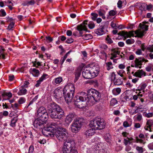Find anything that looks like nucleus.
<instances>
[{"instance_id":"f257e3e1","label":"nucleus","mask_w":153,"mask_h":153,"mask_svg":"<svg viewBox=\"0 0 153 153\" xmlns=\"http://www.w3.org/2000/svg\"><path fill=\"white\" fill-rule=\"evenodd\" d=\"M48 113L52 119H60L64 115V111L61 107L54 102L50 103L47 106Z\"/></svg>"},{"instance_id":"f03ea898","label":"nucleus","mask_w":153,"mask_h":153,"mask_svg":"<svg viewBox=\"0 0 153 153\" xmlns=\"http://www.w3.org/2000/svg\"><path fill=\"white\" fill-rule=\"evenodd\" d=\"M87 93L88 96L85 100L86 104L92 105L100 100V95L97 91L91 88L88 90Z\"/></svg>"},{"instance_id":"7ed1b4c3","label":"nucleus","mask_w":153,"mask_h":153,"mask_svg":"<svg viewBox=\"0 0 153 153\" xmlns=\"http://www.w3.org/2000/svg\"><path fill=\"white\" fill-rule=\"evenodd\" d=\"M74 141L72 140H68L64 143L62 147L63 153H78L75 148Z\"/></svg>"},{"instance_id":"20e7f679","label":"nucleus","mask_w":153,"mask_h":153,"mask_svg":"<svg viewBox=\"0 0 153 153\" xmlns=\"http://www.w3.org/2000/svg\"><path fill=\"white\" fill-rule=\"evenodd\" d=\"M105 123L104 120L100 117H95L90 122V127H92L96 130H101L105 127Z\"/></svg>"},{"instance_id":"39448f33","label":"nucleus","mask_w":153,"mask_h":153,"mask_svg":"<svg viewBox=\"0 0 153 153\" xmlns=\"http://www.w3.org/2000/svg\"><path fill=\"white\" fill-rule=\"evenodd\" d=\"M56 124L55 123H52L49 124L46 128H45L42 130V133L45 136L47 137H54V134L53 132L54 131L55 127Z\"/></svg>"},{"instance_id":"423d86ee","label":"nucleus","mask_w":153,"mask_h":153,"mask_svg":"<svg viewBox=\"0 0 153 153\" xmlns=\"http://www.w3.org/2000/svg\"><path fill=\"white\" fill-rule=\"evenodd\" d=\"M82 119L77 118L75 120L71 125V130L74 133L77 132L80 130L83 123Z\"/></svg>"},{"instance_id":"0eeeda50","label":"nucleus","mask_w":153,"mask_h":153,"mask_svg":"<svg viewBox=\"0 0 153 153\" xmlns=\"http://www.w3.org/2000/svg\"><path fill=\"white\" fill-rule=\"evenodd\" d=\"M68 135V134L66 129L62 128L61 129L56 131L54 134V137H55L59 141L66 140Z\"/></svg>"},{"instance_id":"6e6552de","label":"nucleus","mask_w":153,"mask_h":153,"mask_svg":"<svg viewBox=\"0 0 153 153\" xmlns=\"http://www.w3.org/2000/svg\"><path fill=\"white\" fill-rule=\"evenodd\" d=\"M37 113V117L43 120L47 119L48 117L46 110L43 107H40L38 108Z\"/></svg>"},{"instance_id":"1a4fd4ad","label":"nucleus","mask_w":153,"mask_h":153,"mask_svg":"<svg viewBox=\"0 0 153 153\" xmlns=\"http://www.w3.org/2000/svg\"><path fill=\"white\" fill-rule=\"evenodd\" d=\"M88 67V68L89 69L93 77H94L97 76L99 71V65L94 63H93L90 65L89 67Z\"/></svg>"},{"instance_id":"9d476101","label":"nucleus","mask_w":153,"mask_h":153,"mask_svg":"<svg viewBox=\"0 0 153 153\" xmlns=\"http://www.w3.org/2000/svg\"><path fill=\"white\" fill-rule=\"evenodd\" d=\"M148 26H149L148 25H146L140 23L139 25V27L140 28L143 30V31H141L140 30H138L135 31V34L139 37L143 36L144 35V34L145 31L148 30Z\"/></svg>"},{"instance_id":"9b49d317","label":"nucleus","mask_w":153,"mask_h":153,"mask_svg":"<svg viewBox=\"0 0 153 153\" xmlns=\"http://www.w3.org/2000/svg\"><path fill=\"white\" fill-rule=\"evenodd\" d=\"M75 89L74 85L71 83H68L63 88V93H70L74 94Z\"/></svg>"},{"instance_id":"f8f14e48","label":"nucleus","mask_w":153,"mask_h":153,"mask_svg":"<svg viewBox=\"0 0 153 153\" xmlns=\"http://www.w3.org/2000/svg\"><path fill=\"white\" fill-rule=\"evenodd\" d=\"M88 20H85L83 22L82 24L77 26V30L79 31V33L81 36H82L83 33L82 30H84L86 31L87 30V28L86 26L87 25Z\"/></svg>"},{"instance_id":"ddd939ff","label":"nucleus","mask_w":153,"mask_h":153,"mask_svg":"<svg viewBox=\"0 0 153 153\" xmlns=\"http://www.w3.org/2000/svg\"><path fill=\"white\" fill-rule=\"evenodd\" d=\"M82 74L83 77L85 79H90L93 78L88 67H85L84 68Z\"/></svg>"},{"instance_id":"4468645a","label":"nucleus","mask_w":153,"mask_h":153,"mask_svg":"<svg viewBox=\"0 0 153 153\" xmlns=\"http://www.w3.org/2000/svg\"><path fill=\"white\" fill-rule=\"evenodd\" d=\"M74 104L75 105L79 108H82L85 107L86 103L85 100H81L78 98H74Z\"/></svg>"},{"instance_id":"2eb2a0df","label":"nucleus","mask_w":153,"mask_h":153,"mask_svg":"<svg viewBox=\"0 0 153 153\" xmlns=\"http://www.w3.org/2000/svg\"><path fill=\"white\" fill-rule=\"evenodd\" d=\"M45 123L42 120L37 119L34 121L33 125L34 127L39 128H42L44 127Z\"/></svg>"},{"instance_id":"dca6fc26","label":"nucleus","mask_w":153,"mask_h":153,"mask_svg":"<svg viewBox=\"0 0 153 153\" xmlns=\"http://www.w3.org/2000/svg\"><path fill=\"white\" fill-rule=\"evenodd\" d=\"M132 96L131 92L129 91H127L126 92L125 95H121V99L122 101L125 102L131 100Z\"/></svg>"},{"instance_id":"f3484780","label":"nucleus","mask_w":153,"mask_h":153,"mask_svg":"<svg viewBox=\"0 0 153 153\" xmlns=\"http://www.w3.org/2000/svg\"><path fill=\"white\" fill-rule=\"evenodd\" d=\"M76 115L74 112L70 113L66 117L65 121L66 123L69 124L72 121L73 119L76 118Z\"/></svg>"},{"instance_id":"a211bd4d","label":"nucleus","mask_w":153,"mask_h":153,"mask_svg":"<svg viewBox=\"0 0 153 153\" xmlns=\"http://www.w3.org/2000/svg\"><path fill=\"white\" fill-rule=\"evenodd\" d=\"M105 23L102 22L101 23L100 27V28L97 29L95 30V33L99 35H101L104 33V29L105 28Z\"/></svg>"},{"instance_id":"6ab92c4d","label":"nucleus","mask_w":153,"mask_h":153,"mask_svg":"<svg viewBox=\"0 0 153 153\" xmlns=\"http://www.w3.org/2000/svg\"><path fill=\"white\" fill-rule=\"evenodd\" d=\"M83 68L82 66H79L75 70V78L74 79V82H76L79 79L81 75V72Z\"/></svg>"},{"instance_id":"aec40b11","label":"nucleus","mask_w":153,"mask_h":153,"mask_svg":"<svg viewBox=\"0 0 153 153\" xmlns=\"http://www.w3.org/2000/svg\"><path fill=\"white\" fill-rule=\"evenodd\" d=\"M88 96L87 94L83 91L79 92L78 93L77 95L75 97L76 98H78L81 100H85Z\"/></svg>"},{"instance_id":"412c9836","label":"nucleus","mask_w":153,"mask_h":153,"mask_svg":"<svg viewBox=\"0 0 153 153\" xmlns=\"http://www.w3.org/2000/svg\"><path fill=\"white\" fill-rule=\"evenodd\" d=\"M96 130L93 127H90L86 131L85 134L87 137L91 136L95 133Z\"/></svg>"},{"instance_id":"4be33fe9","label":"nucleus","mask_w":153,"mask_h":153,"mask_svg":"<svg viewBox=\"0 0 153 153\" xmlns=\"http://www.w3.org/2000/svg\"><path fill=\"white\" fill-rule=\"evenodd\" d=\"M63 89H56L54 91V94L55 95V96L57 98H61L63 94H64L65 93H63Z\"/></svg>"},{"instance_id":"5701e85b","label":"nucleus","mask_w":153,"mask_h":153,"mask_svg":"<svg viewBox=\"0 0 153 153\" xmlns=\"http://www.w3.org/2000/svg\"><path fill=\"white\" fill-rule=\"evenodd\" d=\"M146 76V73L142 70H138L134 74V76L139 78H141L143 76Z\"/></svg>"},{"instance_id":"b1692460","label":"nucleus","mask_w":153,"mask_h":153,"mask_svg":"<svg viewBox=\"0 0 153 153\" xmlns=\"http://www.w3.org/2000/svg\"><path fill=\"white\" fill-rule=\"evenodd\" d=\"M73 94H71L70 93H67V95H65V99L66 102L67 103L71 102L73 98Z\"/></svg>"},{"instance_id":"393cba45","label":"nucleus","mask_w":153,"mask_h":153,"mask_svg":"<svg viewBox=\"0 0 153 153\" xmlns=\"http://www.w3.org/2000/svg\"><path fill=\"white\" fill-rule=\"evenodd\" d=\"M123 36L124 38V39H126L127 38H130L131 36H134V34L133 32L131 31H129L128 32H126L125 31H123Z\"/></svg>"},{"instance_id":"a878e982","label":"nucleus","mask_w":153,"mask_h":153,"mask_svg":"<svg viewBox=\"0 0 153 153\" xmlns=\"http://www.w3.org/2000/svg\"><path fill=\"white\" fill-rule=\"evenodd\" d=\"M48 76L47 74H43L42 76L37 81V83L36 84L35 86L36 87H39L41 82L43 81L45 79L46 76Z\"/></svg>"},{"instance_id":"bb28decb","label":"nucleus","mask_w":153,"mask_h":153,"mask_svg":"<svg viewBox=\"0 0 153 153\" xmlns=\"http://www.w3.org/2000/svg\"><path fill=\"white\" fill-rule=\"evenodd\" d=\"M27 92V90L24 88L22 86L20 88L19 91L18 92V94L19 95H22L26 94Z\"/></svg>"},{"instance_id":"cd10ccee","label":"nucleus","mask_w":153,"mask_h":153,"mask_svg":"<svg viewBox=\"0 0 153 153\" xmlns=\"http://www.w3.org/2000/svg\"><path fill=\"white\" fill-rule=\"evenodd\" d=\"M97 12L98 13V15H99L100 16L102 17L103 19H105V11L104 10L100 9L97 11Z\"/></svg>"},{"instance_id":"c85d7f7f","label":"nucleus","mask_w":153,"mask_h":153,"mask_svg":"<svg viewBox=\"0 0 153 153\" xmlns=\"http://www.w3.org/2000/svg\"><path fill=\"white\" fill-rule=\"evenodd\" d=\"M123 79L120 77L114 80V83L115 85H119L123 84Z\"/></svg>"},{"instance_id":"c756f323","label":"nucleus","mask_w":153,"mask_h":153,"mask_svg":"<svg viewBox=\"0 0 153 153\" xmlns=\"http://www.w3.org/2000/svg\"><path fill=\"white\" fill-rule=\"evenodd\" d=\"M138 61L137 58H136L134 61L135 65H131V67H135V68L138 67L139 68H141V63H139Z\"/></svg>"},{"instance_id":"7c9ffc66","label":"nucleus","mask_w":153,"mask_h":153,"mask_svg":"<svg viewBox=\"0 0 153 153\" xmlns=\"http://www.w3.org/2000/svg\"><path fill=\"white\" fill-rule=\"evenodd\" d=\"M105 48H101L100 53L99 55L100 58L102 59H104L105 58Z\"/></svg>"},{"instance_id":"2f4dec72","label":"nucleus","mask_w":153,"mask_h":153,"mask_svg":"<svg viewBox=\"0 0 153 153\" xmlns=\"http://www.w3.org/2000/svg\"><path fill=\"white\" fill-rule=\"evenodd\" d=\"M32 74L35 77H38L39 74V71L35 68H33L32 70Z\"/></svg>"},{"instance_id":"473e14b6","label":"nucleus","mask_w":153,"mask_h":153,"mask_svg":"<svg viewBox=\"0 0 153 153\" xmlns=\"http://www.w3.org/2000/svg\"><path fill=\"white\" fill-rule=\"evenodd\" d=\"M17 121V120L16 117H14L12 119L10 125L12 127H14L16 126V123Z\"/></svg>"},{"instance_id":"72a5a7b5","label":"nucleus","mask_w":153,"mask_h":153,"mask_svg":"<svg viewBox=\"0 0 153 153\" xmlns=\"http://www.w3.org/2000/svg\"><path fill=\"white\" fill-rule=\"evenodd\" d=\"M82 37L85 40L91 39L93 37L92 35L90 34L84 35L82 36Z\"/></svg>"},{"instance_id":"f704fd0d","label":"nucleus","mask_w":153,"mask_h":153,"mask_svg":"<svg viewBox=\"0 0 153 153\" xmlns=\"http://www.w3.org/2000/svg\"><path fill=\"white\" fill-rule=\"evenodd\" d=\"M62 80V78L61 77H59L56 78L54 79L55 82L56 84L60 83Z\"/></svg>"},{"instance_id":"c9c22d12","label":"nucleus","mask_w":153,"mask_h":153,"mask_svg":"<svg viewBox=\"0 0 153 153\" xmlns=\"http://www.w3.org/2000/svg\"><path fill=\"white\" fill-rule=\"evenodd\" d=\"M91 19L94 21H95L98 16V14L96 13H92L91 14Z\"/></svg>"},{"instance_id":"e433bc0d","label":"nucleus","mask_w":153,"mask_h":153,"mask_svg":"<svg viewBox=\"0 0 153 153\" xmlns=\"http://www.w3.org/2000/svg\"><path fill=\"white\" fill-rule=\"evenodd\" d=\"M139 63H141V66L142 65V63L143 62H147L148 61V60L145 59L143 57H139L137 58Z\"/></svg>"},{"instance_id":"4c0bfd02","label":"nucleus","mask_w":153,"mask_h":153,"mask_svg":"<svg viewBox=\"0 0 153 153\" xmlns=\"http://www.w3.org/2000/svg\"><path fill=\"white\" fill-rule=\"evenodd\" d=\"M3 97L7 96L8 97L7 98L8 100H9L10 98L12 97V94L11 92L8 93H5L3 94L2 95Z\"/></svg>"},{"instance_id":"58836bf2","label":"nucleus","mask_w":153,"mask_h":153,"mask_svg":"<svg viewBox=\"0 0 153 153\" xmlns=\"http://www.w3.org/2000/svg\"><path fill=\"white\" fill-rule=\"evenodd\" d=\"M106 64L107 67V70L108 71H109L110 69H112L113 68L112 63L111 62L106 63Z\"/></svg>"},{"instance_id":"ea45409f","label":"nucleus","mask_w":153,"mask_h":153,"mask_svg":"<svg viewBox=\"0 0 153 153\" xmlns=\"http://www.w3.org/2000/svg\"><path fill=\"white\" fill-rule=\"evenodd\" d=\"M103 145V146H102V148L100 149L99 150V152L100 153H105V150L104 149L105 146L102 143H100L99 144V146H102Z\"/></svg>"},{"instance_id":"a19ab883","label":"nucleus","mask_w":153,"mask_h":153,"mask_svg":"<svg viewBox=\"0 0 153 153\" xmlns=\"http://www.w3.org/2000/svg\"><path fill=\"white\" fill-rule=\"evenodd\" d=\"M117 103V100L115 98H112L110 101V105L111 106H114Z\"/></svg>"},{"instance_id":"79ce46f5","label":"nucleus","mask_w":153,"mask_h":153,"mask_svg":"<svg viewBox=\"0 0 153 153\" xmlns=\"http://www.w3.org/2000/svg\"><path fill=\"white\" fill-rule=\"evenodd\" d=\"M26 101L25 99L23 97H20L18 101V102L19 104H22L24 103Z\"/></svg>"},{"instance_id":"37998d69","label":"nucleus","mask_w":153,"mask_h":153,"mask_svg":"<svg viewBox=\"0 0 153 153\" xmlns=\"http://www.w3.org/2000/svg\"><path fill=\"white\" fill-rule=\"evenodd\" d=\"M95 26L94 22L92 21H90L88 24V27L90 29L94 28Z\"/></svg>"},{"instance_id":"c03bdc74","label":"nucleus","mask_w":153,"mask_h":153,"mask_svg":"<svg viewBox=\"0 0 153 153\" xmlns=\"http://www.w3.org/2000/svg\"><path fill=\"white\" fill-rule=\"evenodd\" d=\"M152 120H149L147 121V122L146 124L148 126H147V128H149L150 129H151V127L152 126Z\"/></svg>"},{"instance_id":"a18cd8bd","label":"nucleus","mask_w":153,"mask_h":153,"mask_svg":"<svg viewBox=\"0 0 153 153\" xmlns=\"http://www.w3.org/2000/svg\"><path fill=\"white\" fill-rule=\"evenodd\" d=\"M33 66L34 67L38 68L39 66L41 65V63L39 62H37L35 61L34 62H32Z\"/></svg>"},{"instance_id":"49530a36","label":"nucleus","mask_w":153,"mask_h":153,"mask_svg":"<svg viewBox=\"0 0 153 153\" xmlns=\"http://www.w3.org/2000/svg\"><path fill=\"white\" fill-rule=\"evenodd\" d=\"M121 91V89L120 88H116L115 89H114L113 91V92L114 93V92H116V93H114V94L115 95H117L120 93Z\"/></svg>"},{"instance_id":"de8ad7c7","label":"nucleus","mask_w":153,"mask_h":153,"mask_svg":"<svg viewBox=\"0 0 153 153\" xmlns=\"http://www.w3.org/2000/svg\"><path fill=\"white\" fill-rule=\"evenodd\" d=\"M147 86V85L146 83H144L142 85L140 86V88L139 89V91H143V92H144V90Z\"/></svg>"},{"instance_id":"09e8293b","label":"nucleus","mask_w":153,"mask_h":153,"mask_svg":"<svg viewBox=\"0 0 153 153\" xmlns=\"http://www.w3.org/2000/svg\"><path fill=\"white\" fill-rule=\"evenodd\" d=\"M134 42V40L133 39H127L126 41V42L128 45H130L133 44Z\"/></svg>"},{"instance_id":"8fccbe9b","label":"nucleus","mask_w":153,"mask_h":153,"mask_svg":"<svg viewBox=\"0 0 153 153\" xmlns=\"http://www.w3.org/2000/svg\"><path fill=\"white\" fill-rule=\"evenodd\" d=\"M19 106V105L17 103H15L14 104H11V107L14 110H17L18 109Z\"/></svg>"},{"instance_id":"3c124183","label":"nucleus","mask_w":153,"mask_h":153,"mask_svg":"<svg viewBox=\"0 0 153 153\" xmlns=\"http://www.w3.org/2000/svg\"><path fill=\"white\" fill-rule=\"evenodd\" d=\"M143 115L147 118H149L152 117L153 114L152 113H144Z\"/></svg>"},{"instance_id":"603ef678","label":"nucleus","mask_w":153,"mask_h":153,"mask_svg":"<svg viewBox=\"0 0 153 153\" xmlns=\"http://www.w3.org/2000/svg\"><path fill=\"white\" fill-rule=\"evenodd\" d=\"M15 23L14 22H11L8 27L7 29L9 30H10L13 27Z\"/></svg>"},{"instance_id":"864d4df0","label":"nucleus","mask_w":153,"mask_h":153,"mask_svg":"<svg viewBox=\"0 0 153 153\" xmlns=\"http://www.w3.org/2000/svg\"><path fill=\"white\" fill-rule=\"evenodd\" d=\"M111 136L109 134H106V141L108 142L110 140H111Z\"/></svg>"},{"instance_id":"5fc2aeb1","label":"nucleus","mask_w":153,"mask_h":153,"mask_svg":"<svg viewBox=\"0 0 153 153\" xmlns=\"http://www.w3.org/2000/svg\"><path fill=\"white\" fill-rule=\"evenodd\" d=\"M38 98V96L37 95L29 103L28 105L27 106V108H28V106L34 102H35L36 100Z\"/></svg>"},{"instance_id":"6e6d98bb","label":"nucleus","mask_w":153,"mask_h":153,"mask_svg":"<svg viewBox=\"0 0 153 153\" xmlns=\"http://www.w3.org/2000/svg\"><path fill=\"white\" fill-rule=\"evenodd\" d=\"M136 149L139 153H142L143 152V149L142 147L137 146L136 148Z\"/></svg>"},{"instance_id":"4d7b16f0","label":"nucleus","mask_w":153,"mask_h":153,"mask_svg":"<svg viewBox=\"0 0 153 153\" xmlns=\"http://www.w3.org/2000/svg\"><path fill=\"white\" fill-rule=\"evenodd\" d=\"M6 15V13L4 10L1 9L0 10V16H4Z\"/></svg>"},{"instance_id":"13d9d810","label":"nucleus","mask_w":153,"mask_h":153,"mask_svg":"<svg viewBox=\"0 0 153 153\" xmlns=\"http://www.w3.org/2000/svg\"><path fill=\"white\" fill-rule=\"evenodd\" d=\"M38 142L41 144H44L46 143V140L45 139H39L38 140Z\"/></svg>"},{"instance_id":"bf43d9fd","label":"nucleus","mask_w":153,"mask_h":153,"mask_svg":"<svg viewBox=\"0 0 153 153\" xmlns=\"http://www.w3.org/2000/svg\"><path fill=\"white\" fill-rule=\"evenodd\" d=\"M106 40L107 41L108 43L109 44H110L113 42V41L109 37L108 35L107 37L106 38Z\"/></svg>"},{"instance_id":"052dcab7","label":"nucleus","mask_w":153,"mask_h":153,"mask_svg":"<svg viewBox=\"0 0 153 153\" xmlns=\"http://www.w3.org/2000/svg\"><path fill=\"white\" fill-rule=\"evenodd\" d=\"M146 4L144 3H143L142 4H140V8L141 10V11H142L143 10H145V9Z\"/></svg>"},{"instance_id":"680f3d73","label":"nucleus","mask_w":153,"mask_h":153,"mask_svg":"<svg viewBox=\"0 0 153 153\" xmlns=\"http://www.w3.org/2000/svg\"><path fill=\"white\" fill-rule=\"evenodd\" d=\"M116 13V12L114 10H112L109 12V15L110 16H114Z\"/></svg>"},{"instance_id":"e2e57ef3","label":"nucleus","mask_w":153,"mask_h":153,"mask_svg":"<svg viewBox=\"0 0 153 153\" xmlns=\"http://www.w3.org/2000/svg\"><path fill=\"white\" fill-rule=\"evenodd\" d=\"M146 49L149 50L150 52H153V45H149V46L147 47Z\"/></svg>"},{"instance_id":"0e129e2a","label":"nucleus","mask_w":153,"mask_h":153,"mask_svg":"<svg viewBox=\"0 0 153 153\" xmlns=\"http://www.w3.org/2000/svg\"><path fill=\"white\" fill-rule=\"evenodd\" d=\"M74 39L71 38L67 39L66 41V43L68 44L71 43L73 42Z\"/></svg>"},{"instance_id":"69168bd1","label":"nucleus","mask_w":153,"mask_h":153,"mask_svg":"<svg viewBox=\"0 0 153 153\" xmlns=\"http://www.w3.org/2000/svg\"><path fill=\"white\" fill-rule=\"evenodd\" d=\"M135 53L137 55H140L142 54V50L140 49H138L137 51H136Z\"/></svg>"},{"instance_id":"338daca9","label":"nucleus","mask_w":153,"mask_h":153,"mask_svg":"<svg viewBox=\"0 0 153 153\" xmlns=\"http://www.w3.org/2000/svg\"><path fill=\"white\" fill-rule=\"evenodd\" d=\"M34 148L33 146H30L29 148L28 153H32L33 151Z\"/></svg>"},{"instance_id":"774afa93","label":"nucleus","mask_w":153,"mask_h":153,"mask_svg":"<svg viewBox=\"0 0 153 153\" xmlns=\"http://www.w3.org/2000/svg\"><path fill=\"white\" fill-rule=\"evenodd\" d=\"M46 39L48 42H51L53 40V38L50 37V36H46Z\"/></svg>"}]
</instances>
